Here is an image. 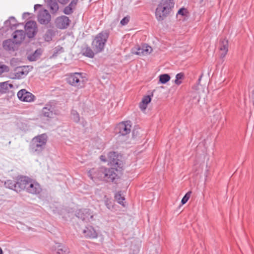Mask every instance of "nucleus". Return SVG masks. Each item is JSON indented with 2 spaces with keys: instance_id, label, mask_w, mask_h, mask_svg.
<instances>
[{
  "instance_id": "nucleus-1",
  "label": "nucleus",
  "mask_w": 254,
  "mask_h": 254,
  "mask_svg": "<svg viewBox=\"0 0 254 254\" xmlns=\"http://www.w3.org/2000/svg\"><path fill=\"white\" fill-rule=\"evenodd\" d=\"M88 174L92 180L98 179L107 182H113L118 179V176L114 168H107L105 167H101L98 169L93 168L89 170Z\"/></svg>"
},
{
  "instance_id": "nucleus-2",
  "label": "nucleus",
  "mask_w": 254,
  "mask_h": 254,
  "mask_svg": "<svg viewBox=\"0 0 254 254\" xmlns=\"http://www.w3.org/2000/svg\"><path fill=\"white\" fill-rule=\"evenodd\" d=\"M173 0H161L155 10V17L158 21H162L171 12L174 6Z\"/></svg>"
},
{
  "instance_id": "nucleus-3",
  "label": "nucleus",
  "mask_w": 254,
  "mask_h": 254,
  "mask_svg": "<svg viewBox=\"0 0 254 254\" xmlns=\"http://www.w3.org/2000/svg\"><path fill=\"white\" fill-rule=\"evenodd\" d=\"M47 140L48 136L45 133L35 136L30 142V151L33 153L41 154L46 148Z\"/></svg>"
},
{
  "instance_id": "nucleus-4",
  "label": "nucleus",
  "mask_w": 254,
  "mask_h": 254,
  "mask_svg": "<svg viewBox=\"0 0 254 254\" xmlns=\"http://www.w3.org/2000/svg\"><path fill=\"white\" fill-rule=\"evenodd\" d=\"M109 36V32L106 30L101 32L96 36L92 41V46L96 53H100L104 50Z\"/></svg>"
},
{
  "instance_id": "nucleus-5",
  "label": "nucleus",
  "mask_w": 254,
  "mask_h": 254,
  "mask_svg": "<svg viewBox=\"0 0 254 254\" xmlns=\"http://www.w3.org/2000/svg\"><path fill=\"white\" fill-rule=\"evenodd\" d=\"M86 80L85 77L83 76V73L79 72L70 73L66 78L67 83L78 89L83 88Z\"/></svg>"
},
{
  "instance_id": "nucleus-6",
  "label": "nucleus",
  "mask_w": 254,
  "mask_h": 254,
  "mask_svg": "<svg viewBox=\"0 0 254 254\" xmlns=\"http://www.w3.org/2000/svg\"><path fill=\"white\" fill-rule=\"evenodd\" d=\"M121 157L118 153L115 151L110 152L108 154L109 163L112 167L111 168H114L116 173L118 169H122L123 167V162L119 158Z\"/></svg>"
},
{
  "instance_id": "nucleus-7",
  "label": "nucleus",
  "mask_w": 254,
  "mask_h": 254,
  "mask_svg": "<svg viewBox=\"0 0 254 254\" xmlns=\"http://www.w3.org/2000/svg\"><path fill=\"white\" fill-rule=\"evenodd\" d=\"M26 191L29 193L38 195L42 191V188L38 183L29 178Z\"/></svg>"
},
{
  "instance_id": "nucleus-8",
  "label": "nucleus",
  "mask_w": 254,
  "mask_h": 254,
  "mask_svg": "<svg viewBox=\"0 0 254 254\" xmlns=\"http://www.w3.org/2000/svg\"><path fill=\"white\" fill-rule=\"evenodd\" d=\"M131 127L130 121L122 122L118 124L116 127V131L120 135L125 136L130 132Z\"/></svg>"
},
{
  "instance_id": "nucleus-9",
  "label": "nucleus",
  "mask_w": 254,
  "mask_h": 254,
  "mask_svg": "<svg viewBox=\"0 0 254 254\" xmlns=\"http://www.w3.org/2000/svg\"><path fill=\"white\" fill-rule=\"evenodd\" d=\"M19 100L25 102H32L36 100V97L25 89L20 90L17 94Z\"/></svg>"
},
{
  "instance_id": "nucleus-10",
  "label": "nucleus",
  "mask_w": 254,
  "mask_h": 254,
  "mask_svg": "<svg viewBox=\"0 0 254 254\" xmlns=\"http://www.w3.org/2000/svg\"><path fill=\"white\" fill-rule=\"evenodd\" d=\"M76 216L83 221L88 222L90 219L93 218V215L90 210L87 208L81 209L77 210L76 212Z\"/></svg>"
},
{
  "instance_id": "nucleus-11",
  "label": "nucleus",
  "mask_w": 254,
  "mask_h": 254,
  "mask_svg": "<svg viewBox=\"0 0 254 254\" xmlns=\"http://www.w3.org/2000/svg\"><path fill=\"white\" fill-rule=\"evenodd\" d=\"M152 51V48L147 45H143L142 47L137 45L132 49L131 53L137 55L145 56L151 53Z\"/></svg>"
},
{
  "instance_id": "nucleus-12",
  "label": "nucleus",
  "mask_w": 254,
  "mask_h": 254,
  "mask_svg": "<svg viewBox=\"0 0 254 254\" xmlns=\"http://www.w3.org/2000/svg\"><path fill=\"white\" fill-rule=\"evenodd\" d=\"M25 34L29 38H33L37 31V23L33 21H28L25 25Z\"/></svg>"
},
{
  "instance_id": "nucleus-13",
  "label": "nucleus",
  "mask_w": 254,
  "mask_h": 254,
  "mask_svg": "<svg viewBox=\"0 0 254 254\" xmlns=\"http://www.w3.org/2000/svg\"><path fill=\"white\" fill-rule=\"evenodd\" d=\"M37 18L38 22L43 25L48 24L51 20V15L46 9L40 10Z\"/></svg>"
},
{
  "instance_id": "nucleus-14",
  "label": "nucleus",
  "mask_w": 254,
  "mask_h": 254,
  "mask_svg": "<svg viewBox=\"0 0 254 254\" xmlns=\"http://www.w3.org/2000/svg\"><path fill=\"white\" fill-rule=\"evenodd\" d=\"M29 179V178L26 176H21L16 179V192H20L22 190H26Z\"/></svg>"
},
{
  "instance_id": "nucleus-15",
  "label": "nucleus",
  "mask_w": 254,
  "mask_h": 254,
  "mask_svg": "<svg viewBox=\"0 0 254 254\" xmlns=\"http://www.w3.org/2000/svg\"><path fill=\"white\" fill-rule=\"evenodd\" d=\"M69 22L70 20L68 17L63 15L56 19L55 25L58 28L64 29L69 25Z\"/></svg>"
},
{
  "instance_id": "nucleus-16",
  "label": "nucleus",
  "mask_w": 254,
  "mask_h": 254,
  "mask_svg": "<svg viewBox=\"0 0 254 254\" xmlns=\"http://www.w3.org/2000/svg\"><path fill=\"white\" fill-rule=\"evenodd\" d=\"M29 69L28 66H23L17 67L14 70V77L13 78L20 79L24 78L28 73Z\"/></svg>"
},
{
  "instance_id": "nucleus-17",
  "label": "nucleus",
  "mask_w": 254,
  "mask_h": 254,
  "mask_svg": "<svg viewBox=\"0 0 254 254\" xmlns=\"http://www.w3.org/2000/svg\"><path fill=\"white\" fill-rule=\"evenodd\" d=\"M228 40L226 39H222L219 43V50L220 51V57L223 58L227 55L228 51Z\"/></svg>"
},
{
  "instance_id": "nucleus-18",
  "label": "nucleus",
  "mask_w": 254,
  "mask_h": 254,
  "mask_svg": "<svg viewBox=\"0 0 254 254\" xmlns=\"http://www.w3.org/2000/svg\"><path fill=\"white\" fill-rule=\"evenodd\" d=\"M13 40L16 44H21L25 38V32L22 30H15L12 34Z\"/></svg>"
},
{
  "instance_id": "nucleus-19",
  "label": "nucleus",
  "mask_w": 254,
  "mask_h": 254,
  "mask_svg": "<svg viewBox=\"0 0 254 254\" xmlns=\"http://www.w3.org/2000/svg\"><path fill=\"white\" fill-rule=\"evenodd\" d=\"M83 234L84 237L88 239H94L98 237L97 232L91 226L86 227L85 229L83 231Z\"/></svg>"
},
{
  "instance_id": "nucleus-20",
  "label": "nucleus",
  "mask_w": 254,
  "mask_h": 254,
  "mask_svg": "<svg viewBox=\"0 0 254 254\" xmlns=\"http://www.w3.org/2000/svg\"><path fill=\"white\" fill-rule=\"evenodd\" d=\"M54 107L50 103L47 104L42 109V114L48 118H52L54 115Z\"/></svg>"
},
{
  "instance_id": "nucleus-21",
  "label": "nucleus",
  "mask_w": 254,
  "mask_h": 254,
  "mask_svg": "<svg viewBox=\"0 0 254 254\" xmlns=\"http://www.w3.org/2000/svg\"><path fill=\"white\" fill-rule=\"evenodd\" d=\"M81 53L83 56L90 58H93L95 55L94 51L87 45H86L82 48Z\"/></svg>"
},
{
  "instance_id": "nucleus-22",
  "label": "nucleus",
  "mask_w": 254,
  "mask_h": 254,
  "mask_svg": "<svg viewBox=\"0 0 254 254\" xmlns=\"http://www.w3.org/2000/svg\"><path fill=\"white\" fill-rule=\"evenodd\" d=\"M45 1L47 2L52 13H55L58 11L59 5L56 0H45Z\"/></svg>"
},
{
  "instance_id": "nucleus-23",
  "label": "nucleus",
  "mask_w": 254,
  "mask_h": 254,
  "mask_svg": "<svg viewBox=\"0 0 254 254\" xmlns=\"http://www.w3.org/2000/svg\"><path fill=\"white\" fill-rule=\"evenodd\" d=\"M15 44H16L14 40L12 41L11 39H7L3 42L2 46L5 50L10 51L13 50Z\"/></svg>"
},
{
  "instance_id": "nucleus-24",
  "label": "nucleus",
  "mask_w": 254,
  "mask_h": 254,
  "mask_svg": "<svg viewBox=\"0 0 254 254\" xmlns=\"http://www.w3.org/2000/svg\"><path fill=\"white\" fill-rule=\"evenodd\" d=\"M42 52V51L41 49H37L34 53L28 56V59L31 62L36 61L40 58Z\"/></svg>"
},
{
  "instance_id": "nucleus-25",
  "label": "nucleus",
  "mask_w": 254,
  "mask_h": 254,
  "mask_svg": "<svg viewBox=\"0 0 254 254\" xmlns=\"http://www.w3.org/2000/svg\"><path fill=\"white\" fill-rule=\"evenodd\" d=\"M13 85L8 83V82H4L0 83V93H6L9 89V88L13 87Z\"/></svg>"
},
{
  "instance_id": "nucleus-26",
  "label": "nucleus",
  "mask_w": 254,
  "mask_h": 254,
  "mask_svg": "<svg viewBox=\"0 0 254 254\" xmlns=\"http://www.w3.org/2000/svg\"><path fill=\"white\" fill-rule=\"evenodd\" d=\"M151 97L150 96H145L143 97L141 102L139 104V107L141 110H144L147 108V105L151 101Z\"/></svg>"
},
{
  "instance_id": "nucleus-27",
  "label": "nucleus",
  "mask_w": 254,
  "mask_h": 254,
  "mask_svg": "<svg viewBox=\"0 0 254 254\" xmlns=\"http://www.w3.org/2000/svg\"><path fill=\"white\" fill-rule=\"evenodd\" d=\"M16 180H8L4 182V186L6 188L12 190L16 191Z\"/></svg>"
},
{
  "instance_id": "nucleus-28",
  "label": "nucleus",
  "mask_w": 254,
  "mask_h": 254,
  "mask_svg": "<svg viewBox=\"0 0 254 254\" xmlns=\"http://www.w3.org/2000/svg\"><path fill=\"white\" fill-rule=\"evenodd\" d=\"M115 198L119 203L122 204L123 206H125L123 201L125 200V197L122 196L121 191H118L115 194Z\"/></svg>"
},
{
  "instance_id": "nucleus-29",
  "label": "nucleus",
  "mask_w": 254,
  "mask_h": 254,
  "mask_svg": "<svg viewBox=\"0 0 254 254\" xmlns=\"http://www.w3.org/2000/svg\"><path fill=\"white\" fill-rule=\"evenodd\" d=\"M69 251L67 248L59 246L57 250V253L58 254H68Z\"/></svg>"
},
{
  "instance_id": "nucleus-30",
  "label": "nucleus",
  "mask_w": 254,
  "mask_h": 254,
  "mask_svg": "<svg viewBox=\"0 0 254 254\" xmlns=\"http://www.w3.org/2000/svg\"><path fill=\"white\" fill-rule=\"evenodd\" d=\"M170 79V76L168 74H163L159 76V81L162 83L165 84Z\"/></svg>"
},
{
  "instance_id": "nucleus-31",
  "label": "nucleus",
  "mask_w": 254,
  "mask_h": 254,
  "mask_svg": "<svg viewBox=\"0 0 254 254\" xmlns=\"http://www.w3.org/2000/svg\"><path fill=\"white\" fill-rule=\"evenodd\" d=\"M184 73L183 72L178 73L176 75V80L175 81V83L177 85H180L182 82L180 80L183 79L184 78Z\"/></svg>"
},
{
  "instance_id": "nucleus-32",
  "label": "nucleus",
  "mask_w": 254,
  "mask_h": 254,
  "mask_svg": "<svg viewBox=\"0 0 254 254\" xmlns=\"http://www.w3.org/2000/svg\"><path fill=\"white\" fill-rule=\"evenodd\" d=\"M191 193V191H189L185 195V196L183 197L181 200V203L182 204H184L186 203H187V202L188 201V200L190 197Z\"/></svg>"
},
{
  "instance_id": "nucleus-33",
  "label": "nucleus",
  "mask_w": 254,
  "mask_h": 254,
  "mask_svg": "<svg viewBox=\"0 0 254 254\" xmlns=\"http://www.w3.org/2000/svg\"><path fill=\"white\" fill-rule=\"evenodd\" d=\"M72 119L74 122L78 123L80 121V117L79 114L76 112L73 111L72 113Z\"/></svg>"
},
{
  "instance_id": "nucleus-34",
  "label": "nucleus",
  "mask_w": 254,
  "mask_h": 254,
  "mask_svg": "<svg viewBox=\"0 0 254 254\" xmlns=\"http://www.w3.org/2000/svg\"><path fill=\"white\" fill-rule=\"evenodd\" d=\"M53 34V31L52 30H48L45 34V38L47 41H49L52 40V35Z\"/></svg>"
},
{
  "instance_id": "nucleus-35",
  "label": "nucleus",
  "mask_w": 254,
  "mask_h": 254,
  "mask_svg": "<svg viewBox=\"0 0 254 254\" xmlns=\"http://www.w3.org/2000/svg\"><path fill=\"white\" fill-rule=\"evenodd\" d=\"M73 8L72 7L70 6L69 5L66 6L64 10V12L65 14H70L73 12Z\"/></svg>"
},
{
  "instance_id": "nucleus-36",
  "label": "nucleus",
  "mask_w": 254,
  "mask_h": 254,
  "mask_svg": "<svg viewBox=\"0 0 254 254\" xmlns=\"http://www.w3.org/2000/svg\"><path fill=\"white\" fill-rule=\"evenodd\" d=\"M129 19L130 17L129 16H127L125 17L121 20L120 22L121 24L123 26L127 24L129 21Z\"/></svg>"
},
{
  "instance_id": "nucleus-37",
  "label": "nucleus",
  "mask_w": 254,
  "mask_h": 254,
  "mask_svg": "<svg viewBox=\"0 0 254 254\" xmlns=\"http://www.w3.org/2000/svg\"><path fill=\"white\" fill-rule=\"evenodd\" d=\"M187 13L188 11L186 8H181L178 11L177 14L181 15L182 16H186Z\"/></svg>"
},
{
  "instance_id": "nucleus-38",
  "label": "nucleus",
  "mask_w": 254,
  "mask_h": 254,
  "mask_svg": "<svg viewBox=\"0 0 254 254\" xmlns=\"http://www.w3.org/2000/svg\"><path fill=\"white\" fill-rule=\"evenodd\" d=\"M8 68L5 65H2L0 66V75H1L3 72L8 71Z\"/></svg>"
},
{
  "instance_id": "nucleus-39",
  "label": "nucleus",
  "mask_w": 254,
  "mask_h": 254,
  "mask_svg": "<svg viewBox=\"0 0 254 254\" xmlns=\"http://www.w3.org/2000/svg\"><path fill=\"white\" fill-rule=\"evenodd\" d=\"M105 204L107 207L109 209H111L113 207L112 202L110 199H107L105 201Z\"/></svg>"
},
{
  "instance_id": "nucleus-40",
  "label": "nucleus",
  "mask_w": 254,
  "mask_h": 254,
  "mask_svg": "<svg viewBox=\"0 0 254 254\" xmlns=\"http://www.w3.org/2000/svg\"><path fill=\"white\" fill-rule=\"evenodd\" d=\"M78 0H72V1L70 2V3L69 4V5L70 6L72 7L73 9H74Z\"/></svg>"
},
{
  "instance_id": "nucleus-41",
  "label": "nucleus",
  "mask_w": 254,
  "mask_h": 254,
  "mask_svg": "<svg viewBox=\"0 0 254 254\" xmlns=\"http://www.w3.org/2000/svg\"><path fill=\"white\" fill-rule=\"evenodd\" d=\"M100 159L102 161H103L104 162H106L107 161H108V160L107 159L106 156L103 155H102L100 156Z\"/></svg>"
},
{
  "instance_id": "nucleus-42",
  "label": "nucleus",
  "mask_w": 254,
  "mask_h": 254,
  "mask_svg": "<svg viewBox=\"0 0 254 254\" xmlns=\"http://www.w3.org/2000/svg\"><path fill=\"white\" fill-rule=\"evenodd\" d=\"M58 1L62 4H65L67 3L69 1V0H58Z\"/></svg>"
},
{
  "instance_id": "nucleus-43",
  "label": "nucleus",
  "mask_w": 254,
  "mask_h": 254,
  "mask_svg": "<svg viewBox=\"0 0 254 254\" xmlns=\"http://www.w3.org/2000/svg\"><path fill=\"white\" fill-rule=\"evenodd\" d=\"M42 7V5L41 4H36L34 5V9L35 10H36L38 8H40Z\"/></svg>"
},
{
  "instance_id": "nucleus-44",
  "label": "nucleus",
  "mask_w": 254,
  "mask_h": 254,
  "mask_svg": "<svg viewBox=\"0 0 254 254\" xmlns=\"http://www.w3.org/2000/svg\"><path fill=\"white\" fill-rule=\"evenodd\" d=\"M135 132H136V131H135V130H133L132 131V136H133V137H134Z\"/></svg>"
},
{
  "instance_id": "nucleus-45",
  "label": "nucleus",
  "mask_w": 254,
  "mask_h": 254,
  "mask_svg": "<svg viewBox=\"0 0 254 254\" xmlns=\"http://www.w3.org/2000/svg\"><path fill=\"white\" fill-rule=\"evenodd\" d=\"M29 14H30V13L28 12H25L23 13V16H24L25 15H29Z\"/></svg>"
},
{
  "instance_id": "nucleus-46",
  "label": "nucleus",
  "mask_w": 254,
  "mask_h": 254,
  "mask_svg": "<svg viewBox=\"0 0 254 254\" xmlns=\"http://www.w3.org/2000/svg\"><path fill=\"white\" fill-rule=\"evenodd\" d=\"M0 254H3L2 250L0 247Z\"/></svg>"
},
{
  "instance_id": "nucleus-47",
  "label": "nucleus",
  "mask_w": 254,
  "mask_h": 254,
  "mask_svg": "<svg viewBox=\"0 0 254 254\" xmlns=\"http://www.w3.org/2000/svg\"><path fill=\"white\" fill-rule=\"evenodd\" d=\"M11 18L14 19V17H11Z\"/></svg>"
},
{
  "instance_id": "nucleus-48",
  "label": "nucleus",
  "mask_w": 254,
  "mask_h": 254,
  "mask_svg": "<svg viewBox=\"0 0 254 254\" xmlns=\"http://www.w3.org/2000/svg\"><path fill=\"white\" fill-rule=\"evenodd\" d=\"M2 30V29H0V32Z\"/></svg>"
},
{
  "instance_id": "nucleus-49",
  "label": "nucleus",
  "mask_w": 254,
  "mask_h": 254,
  "mask_svg": "<svg viewBox=\"0 0 254 254\" xmlns=\"http://www.w3.org/2000/svg\"><path fill=\"white\" fill-rule=\"evenodd\" d=\"M89 1H92V0H89Z\"/></svg>"
}]
</instances>
